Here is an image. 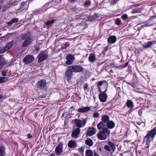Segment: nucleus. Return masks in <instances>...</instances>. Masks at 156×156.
Instances as JSON below:
<instances>
[{"label": "nucleus", "mask_w": 156, "mask_h": 156, "mask_svg": "<svg viewBox=\"0 0 156 156\" xmlns=\"http://www.w3.org/2000/svg\"><path fill=\"white\" fill-rule=\"evenodd\" d=\"M141 11V9L139 8H136L133 9L132 13L133 14L138 13L140 12Z\"/></svg>", "instance_id": "obj_31"}, {"label": "nucleus", "mask_w": 156, "mask_h": 156, "mask_svg": "<svg viewBox=\"0 0 156 156\" xmlns=\"http://www.w3.org/2000/svg\"><path fill=\"white\" fill-rule=\"evenodd\" d=\"M94 156H99V154L96 153H95L94 154Z\"/></svg>", "instance_id": "obj_54"}, {"label": "nucleus", "mask_w": 156, "mask_h": 156, "mask_svg": "<svg viewBox=\"0 0 156 156\" xmlns=\"http://www.w3.org/2000/svg\"><path fill=\"white\" fill-rule=\"evenodd\" d=\"M55 22V20L54 19H52L51 21H48L46 23V25H49L50 24H53Z\"/></svg>", "instance_id": "obj_35"}, {"label": "nucleus", "mask_w": 156, "mask_h": 156, "mask_svg": "<svg viewBox=\"0 0 156 156\" xmlns=\"http://www.w3.org/2000/svg\"><path fill=\"white\" fill-rule=\"evenodd\" d=\"M2 75L3 76H6L5 74V73H4V72H2Z\"/></svg>", "instance_id": "obj_55"}, {"label": "nucleus", "mask_w": 156, "mask_h": 156, "mask_svg": "<svg viewBox=\"0 0 156 156\" xmlns=\"http://www.w3.org/2000/svg\"><path fill=\"white\" fill-rule=\"evenodd\" d=\"M27 137L28 139H30L32 137V136L30 134H28L27 135Z\"/></svg>", "instance_id": "obj_49"}, {"label": "nucleus", "mask_w": 156, "mask_h": 156, "mask_svg": "<svg viewBox=\"0 0 156 156\" xmlns=\"http://www.w3.org/2000/svg\"><path fill=\"white\" fill-rule=\"evenodd\" d=\"M66 63L68 65H70L73 61L74 60L75 57L71 54L68 55L66 57Z\"/></svg>", "instance_id": "obj_10"}, {"label": "nucleus", "mask_w": 156, "mask_h": 156, "mask_svg": "<svg viewBox=\"0 0 156 156\" xmlns=\"http://www.w3.org/2000/svg\"><path fill=\"white\" fill-rule=\"evenodd\" d=\"M86 156H93V152L90 150H87L86 152Z\"/></svg>", "instance_id": "obj_28"}, {"label": "nucleus", "mask_w": 156, "mask_h": 156, "mask_svg": "<svg viewBox=\"0 0 156 156\" xmlns=\"http://www.w3.org/2000/svg\"><path fill=\"white\" fill-rule=\"evenodd\" d=\"M99 91L100 92H101V90L100 89L99 90Z\"/></svg>", "instance_id": "obj_62"}, {"label": "nucleus", "mask_w": 156, "mask_h": 156, "mask_svg": "<svg viewBox=\"0 0 156 156\" xmlns=\"http://www.w3.org/2000/svg\"><path fill=\"white\" fill-rule=\"evenodd\" d=\"M110 72H111V73H113V71L112 70H110Z\"/></svg>", "instance_id": "obj_60"}, {"label": "nucleus", "mask_w": 156, "mask_h": 156, "mask_svg": "<svg viewBox=\"0 0 156 156\" xmlns=\"http://www.w3.org/2000/svg\"><path fill=\"white\" fill-rule=\"evenodd\" d=\"M127 106L129 108L131 109L134 107V104L133 101L131 100H128L126 102Z\"/></svg>", "instance_id": "obj_22"}, {"label": "nucleus", "mask_w": 156, "mask_h": 156, "mask_svg": "<svg viewBox=\"0 0 156 156\" xmlns=\"http://www.w3.org/2000/svg\"><path fill=\"white\" fill-rule=\"evenodd\" d=\"M72 69L70 68V66L69 68V69L66 71L65 73V76L66 77L67 80H68L70 79L72 75L73 72Z\"/></svg>", "instance_id": "obj_14"}, {"label": "nucleus", "mask_w": 156, "mask_h": 156, "mask_svg": "<svg viewBox=\"0 0 156 156\" xmlns=\"http://www.w3.org/2000/svg\"><path fill=\"white\" fill-rule=\"evenodd\" d=\"M31 38H32L30 37V34L29 33L23 34L21 37V39L23 40H26Z\"/></svg>", "instance_id": "obj_23"}, {"label": "nucleus", "mask_w": 156, "mask_h": 156, "mask_svg": "<svg viewBox=\"0 0 156 156\" xmlns=\"http://www.w3.org/2000/svg\"><path fill=\"white\" fill-rule=\"evenodd\" d=\"M115 68L119 69H123V67L122 66H116Z\"/></svg>", "instance_id": "obj_47"}, {"label": "nucleus", "mask_w": 156, "mask_h": 156, "mask_svg": "<svg viewBox=\"0 0 156 156\" xmlns=\"http://www.w3.org/2000/svg\"><path fill=\"white\" fill-rule=\"evenodd\" d=\"M34 60L33 56L30 55H26L23 58V61L25 63V64H28L31 63Z\"/></svg>", "instance_id": "obj_6"}, {"label": "nucleus", "mask_w": 156, "mask_h": 156, "mask_svg": "<svg viewBox=\"0 0 156 156\" xmlns=\"http://www.w3.org/2000/svg\"><path fill=\"white\" fill-rule=\"evenodd\" d=\"M91 4V2L90 1H87L85 2L84 4L85 6H89Z\"/></svg>", "instance_id": "obj_37"}, {"label": "nucleus", "mask_w": 156, "mask_h": 156, "mask_svg": "<svg viewBox=\"0 0 156 156\" xmlns=\"http://www.w3.org/2000/svg\"><path fill=\"white\" fill-rule=\"evenodd\" d=\"M77 146L76 142L74 140H70L68 144V146L69 148H74L76 147Z\"/></svg>", "instance_id": "obj_15"}, {"label": "nucleus", "mask_w": 156, "mask_h": 156, "mask_svg": "<svg viewBox=\"0 0 156 156\" xmlns=\"http://www.w3.org/2000/svg\"><path fill=\"white\" fill-rule=\"evenodd\" d=\"M121 21L119 19H118L116 21V24L117 25H121Z\"/></svg>", "instance_id": "obj_41"}, {"label": "nucleus", "mask_w": 156, "mask_h": 156, "mask_svg": "<svg viewBox=\"0 0 156 156\" xmlns=\"http://www.w3.org/2000/svg\"><path fill=\"white\" fill-rule=\"evenodd\" d=\"M63 144L60 142L55 148V153L57 155H60L62 152Z\"/></svg>", "instance_id": "obj_7"}, {"label": "nucleus", "mask_w": 156, "mask_h": 156, "mask_svg": "<svg viewBox=\"0 0 156 156\" xmlns=\"http://www.w3.org/2000/svg\"><path fill=\"white\" fill-rule=\"evenodd\" d=\"M156 156V154H153L152 156Z\"/></svg>", "instance_id": "obj_61"}, {"label": "nucleus", "mask_w": 156, "mask_h": 156, "mask_svg": "<svg viewBox=\"0 0 156 156\" xmlns=\"http://www.w3.org/2000/svg\"><path fill=\"white\" fill-rule=\"evenodd\" d=\"M89 60L90 62L93 63L95 62L97 59L96 55L94 53H92L90 54L89 57Z\"/></svg>", "instance_id": "obj_16"}, {"label": "nucleus", "mask_w": 156, "mask_h": 156, "mask_svg": "<svg viewBox=\"0 0 156 156\" xmlns=\"http://www.w3.org/2000/svg\"><path fill=\"white\" fill-rule=\"evenodd\" d=\"M96 129L94 127L89 128L88 129V130L87 133V136H91L94 135L96 132Z\"/></svg>", "instance_id": "obj_13"}, {"label": "nucleus", "mask_w": 156, "mask_h": 156, "mask_svg": "<svg viewBox=\"0 0 156 156\" xmlns=\"http://www.w3.org/2000/svg\"><path fill=\"white\" fill-rule=\"evenodd\" d=\"M96 15H93L90 16L88 19V21L92 22L97 19Z\"/></svg>", "instance_id": "obj_29"}, {"label": "nucleus", "mask_w": 156, "mask_h": 156, "mask_svg": "<svg viewBox=\"0 0 156 156\" xmlns=\"http://www.w3.org/2000/svg\"><path fill=\"white\" fill-rule=\"evenodd\" d=\"M32 41V38L25 40L22 44V47H25L30 44Z\"/></svg>", "instance_id": "obj_19"}, {"label": "nucleus", "mask_w": 156, "mask_h": 156, "mask_svg": "<svg viewBox=\"0 0 156 156\" xmlns=\"http://www.w3.org/2000/svg\"><path fill=\"white\" fill-rule=\"evenodd\" d=\"M137 124H138L140 125V124H139V122H138Z\"/></svg>", "instance_id": "obj_64"}, {"label": "nucleus", "mask_w": 156, "mask_h": 156, "mask_svg": "<svg viewBox=\"0 0 156 156\" xmlns=\"http://www.w3.org/2000/svg\"><path fill=\"white\" fill-rule=\"evenodd\" d=\"M93 141L90 139H88L86 140V144L89 146H91L93 145Z\"/></svg>", "instance_id": "obj_26"}, {"label": "nucleus", "mask_w": 156, "mask_h": 156, "mask_svg": "<svg viewBox=\"0 0 156 156\" xmlns=\"http://www.w3.org/2000/svg\"><path fill=\"white\" fill-rule=\"evenodd\" d=\"M90 109V108L89 107H84L82 108H80L78 110V112H80L83 113L87 112Z\"/></svg>", "instance_id": "obj_20"}, {"label": "nucleus", "mask_w": 156, "mask_h": 156, "mask_svg": "<svg viewBox=\"0 0 156 156\" xmlns=\"http://www.w3.org/2000/svg\"><path fill=\"white\" fill-rule=\"evenodd\" d=\"M147 24H144V25H141V28H144V27H147Z\"/></svg>", "instance_id": "obj_51"}, {"label": "nucleus", "mask_w": 156, "mask_h": 156, "mask_svg": "<svg viewBox=\"0 0 156 156\" xmlns=\"http://www.w3.org/2000/svg\"><path fill=\"white\" fill-rule=\"evenodd\" d=\"M12 23H12V20H11L9 22L7 23V24L8 25L11 26Z\"/></svg>", "instance_id": "obj_50"}, {"label": "nucleus", "mask_w": 156, "mask_h": 156, "mask_svg": "<svg viewBox=\"0 0 156 156\" xmlns=\"http://www.w3.org/2000/svg\"><path fill=\"white\" fill-rule=\"evenodd\" d=\"M5 78L3 77H0V83H2L5 81Z\"/></svg>", "instance_id": "obj_39"}, {"label": "nucleus", "mask_w": 156, "mask_h": 156, "mask_svg": "<svg viewBox=\"0 0 156 156\" xmlns=\"http://www.w3.org/2000/svg\"><path fill=\"white\" fill-rule=\"evenodd\" d=\"M3 97V95H0V99L2 98Z\"/></svg>", "instance_id": "obj_57"}, {"label": "nucleus", "mask_w": 156, "mask_h": 156, "mask_svg": "<svg viewBox=\"0 0 156 156\" xmlns=\"http://www.w3.org/2000/svg\"><path fill=\"white\" fill-rule=\"evenodd\" d=\"M46 82L44 80H42L39 81L37 84V87L39 89H43L45 86Z\"/></svg>", "instance_id": "obj_11"}, {"label": "nucleus", "mask_w": 156, "mask_h": 156, "mask_svg": "<svg viewBox=\"0 0 156 156\" xmlns=\"http://www.w3.org/2000/svg\"><path fill=\"white\" fill-rule=\"evenodd\" d=\"M99 115L100 114L98 112H95L93 114V116L95 118H98Z\"/></svg>", "instance_id": "obj_38"}, {"label": "nucleus", "mask_w": 156, "mask_h": 156, "mask_svg": "<svg viewBox=\"0 0 156 156\" xmlns=\"http://www.w3.org/2000/svg\"><path fill=\"white\" fill-rule=\"evenodd\" d=\"M69 44L68 43L66 42L64 44L62 45L61 48L62 49H65L67 47L69 46Z\"/></svg>", "instance_id": "obj_33"}, {"label": "nucleus", "mask_w": 156, "mask_h": 156, "mask_svg": "<svg viewBox=\"0 0 156 156\" xmlns=\"http://www.w3.org/2000/svg\"><path fill=\"white\" fill-rule=\"evenodd\" d=\"M96 15V17H97V18H99L100 17V16L99 14H95L94 15Z\"/></svg>", "instance_id": "obj_52"}, {"label": "nucleus", "mask_w": 156, "mask_h": 156, "mask_svg": "<svg viewBox=\"0 0 156 156\" xmlns=\"http://www.w3.org/2000/svg\"><path fill=\"white\" fill-rule=\"evenodd\" d=\"M13 43L10 42L7 44L4 48V51L7 50L9 49L12 46Z\"/></svg>", "instance_id": "obj_27"}, {"label": "nucleus", "mask_w": 156, "mask_h": 156, "mask_svg": "<svg viewBox=\"0 0 156 156\" xmlns=\"http://www.w3.org/2000/svg\"><path fill=\"white\" fill-rule=\"evenodd\" d=\"M80 129L79 128H77L72 132L71 133L72 136L75 138H77L80 133Z\"/></svg>", "instance_id": "obj_12"}, {"label": "nucleus", "mask_w": 156, "mask_h": 156, "mask_svg": "<svg viewBox=\"0 0 156 156\" xmlns=\"http://www.w3.org/2000/svg\"><path fill=\"white\" fill-rule=\"evenodd\" d=\"M129 64L128 62L126 63L123 66H122L123 69L126 67Z\"/></svg>", "instance_id": "obj_48"}, {"label": "nucleus", "mask_w": 156, "mask_h": 156, "mask_svg": "<svg viewBox=\"0 0 156 156\" xmlns=\"http://www.w3.org/2000/svg\"><path fill=\"white\" fill-rule=\"evenodd\" d=\"M152 44V43L151 41H149L147 44L144 45V47L145 48H148L150 47Z\"/></svg>", "instance_id": "obj_32"}, {"label": "nucleus", "mask_w": 156, "mask_h": 156, "mask_svg": "<svg viewBox=\"0 0 156 156\" xmlns=\"http://www.w3.org/2000/svg\"><path fill=\"white\" fill-rule=\"evenodd\" d=\"M88 118L83 119L81 120L79 119H75L73 120L75 126L79 129L85 126L87 123Z\"/></svg>", "instance_id": "obj_3"}, {"label": "nucleus", "mask_w": 156, "mask_h": 156, "mask_svg": "<svg viewBox=\"0 0 156 156\" xmlns=\"http://www.w3.org/2000/svg\"><path fill=\"white\" fill-rule=\"evenodd\" d=\"M39 50V49L38 48H36V51H38Z\"/></svg>", "instance_id": "obj_58"}, {"label": "nucleus", "mask_w": 156, "mask_h": 156, "mask_svg": "<svg viewBox=\"0 0 156 156\" xmlns=\"http://www.w3.org/2000/svg\"><path fill=\"white\" fill-rule=\"evenodd\" d=\"M79 151L81 153H83L84 150V147H81L79 149Z\"/></svg>", "instance_id": "obj_42"}, {"label": "nucleus", "mask_w": 156, "mask_h": 156, "mask_svg": "<svg viewBox=\"0 0 156 156\" xmlns=\"http://www.w3.org/2000/svg\"><path fill=\"white\" fill-rule=\"evenodd\" d=\"M25 4V3L24 2H22L21 3V5H17V6H16H16H18V7H19L20 8H18V9H17V8H15L17 10H18L20 9H21L23 7V5H24Z\"/></svg>", "instance_id": "obj_34"}, {"label": "nucleus", "mask_w": 156, "mask_h": 156, "mask_svg": "<svg viewBox=\"0 0 156 156\" xmlns=\"http://www.w3.org/2000/svg\"><path fill=\"white\" fill-rule=\"evenodd\" d=\"M12 34V33H9V34H8V35H11Z\"/></svg>", "instance_id": "obj_59"}, {"label": "nucleus", "mask_w": 156, "mask_h": 156, "mask_svg": "<svg viewBox=\"0 0 156 156\" xmlns=\"http://www.w3.org/2000/svg\"><path fill=\"white\" fill-rule=\"evenodd\" d=\"M108 145H105L104 148L105 150L108 152H110L111 150L113 152H114L116 150L115 145L112 142L108 141Z\"/></svg>", "instance_id": "obj_4"}, {"label": "nucleus", "mask_w": 156, "mask_h": 156, "mask_svg": "<svg viewBox=\"0 0 156 156\" xmlns=\"http://www.w3.org/2000/svg\"><path fill=\"white\" fill-rule=\"evenodd\" d=\"M12 20V23H14L17 22L18 21V20L17 18H13L12 19V20Z\"/></svg>", "instance_id": "obj_43"}, {"label": "nucleus", "mask_w": 156, "mask_h": 156, "mask_svg": "<svg viewBox=\"0 0 156 156\" xmlns=\"http://www.w3.org/2000/svg\"><path fill=\"white\" fill-rule=\"evenodd\" d=\"M2 57V55H0V58H1Z\"/></svg>", "instance_id": "obj_63"}, {"label": "nucleus", "mask_w": 156, "mask_h": 156, "mask_svg": "<svg viewBox=\"0 0 156 156\" xmlns=\"http://www.w3.org/2000/svg\"><path fill=\"white\" fill-rule=\"evenodd\" d=\"M156 134V129L154 128L150 131L147 132V135L144 138V140L146 141V144L145 146L146 149L148 148L149 147V143L151 140H152Z\"/></svg>", "instance_id": "obj_2"}, {"label": "nucleus", "mask_w": 156, "mask_h": 156, "mask_svg": "<svg viewBox=\"0 0 156 156\" xmlns=\"http://www.w3.org/2000/svg\"><path fill=\"white\" fill-rule=\"evenodd\" d=\"M110 133V130L107 127H105L98 132L97 136L99 140H106L109 137Z\"/></svg>", "instance_id": "obj_1"}, {"label": "nucleus", "mask_w": 156, "mask_h": 156, "mask_svg": "<svg viewBox=\"0 0 156 156\" xmlns=\"http://www.w3.org/2000/svg\"><path fill=\"white\" fill-rule=\"evenodd\" d=\"M103 82H102V81H100L98 82V86H102L103 84Z\"/></svg>", "instance_id": "obj_46"}, {"label": "nucleus", "mask_w": 156, "mask_h": 156, "mask_svg": "<svg viewBox=\"0 0 156 156\" xmlns=\"http://www.w3.org/2000/svg\"><path fill=\"white\" fill-rule=\"evenodd\" d=\"M80 17H77V15L76 16V20H79L80 19Z\"/></svg>", "instance_id": "obj_53"}, {"label": "nucleus", "mask_w": 156, "mask_h": 156, "mask_svg": "<svg viewBox=\"0 0 156 156\" xmlns=\"http://www.w3.org/2000/svg\"><path fill=\"white\" fill-rule=\"evenodd\" d=\"M88 84L87 83H85L84 86V89L86 90H87L88 89Z\"/></svg>", "instance_id": "obj_45"}, {"label": "nucleus", "mask_w": 156, "mask_h": 156, "mask_svg": "<svg viewBox=\"0 0 156 156\" xmlns=\"http://www.w3.org/2000/svg\"><path fill=\"white\" fill-rule=\"evenodd\" d=\"M106 90L104 92H101L99 96V98L100 101L101 102H105L107 98V95L106 94Z\"/></svg>", "instance_id": "obj_8"}, {"label": "nucleus", "mask_w": 156, "mask_h": 156, "mask_svg": "<svg viewBox=\"0 0 156 156\" xmlns=\"http://www.w3.org/2000/svg\"><path fill=\"white\" fill-rule=\"evenodd\" d=\"M71 68L74 72L79 73L82 72L83 70V68L80 66L76 65L75 66H70Z\"/></svg>", "instance_id": "obj_9"}, {"label": "nucleus", "mask_w": 156, "mask_h": 156, "mask_svg": "<svg viewBox=\"0 0 156 156\" xmlns=\"http://www.w3.org/2000/svg\"><path fill=\"white\" fill-rule=\"evenodd\" d=\"M128 17V15L126 14H125L121 16L122 19L124 20H126Z\"/></svg>", "instance_id": "obj_36"}, {"label": "nucleus", "mask_w": 156, "mask_h": 156, "mask_svg": "<svg viewBox=\"0 0 156 156\" xmlns=\"http://www.w3.org/2000/svg\"><path fill=\"white\" fill-rule=\"evenodd\" d=\"M119 0H113L111 2V5H114Z\"/></svg>", "instance_id": "obj_40"}, {"label": "nucleus", "mask_w": 156, "mask_h": 156, "mask_svg": "<svg viewBox=\"0 0 156 156\" xmlns=\"http://www.w3.org/2000/svg\"><path fill=\"white\" fill-rule=\"evenodd\" d=\"M107 128L110 129H112L115 126V123L112 120H110L106 124Z\"/></svg>", "instance_id": "obj_17"}, {"label": "nucleus", "mask_w": 156, "mask_h": 156, "mask_svg": "<svg viewBox=\"0 0 156 156\" xmlns=\"http://www.w3.org/2000/svg\"><path fill=\"white\" fill-rule=\"evenodd\" d=\"M49 156H55V155L54 154L51 153L50 154Z\"/></svg>", "instance_id": "obj_56"}, {"label": "nucleus", "mask_w": 156, "mask_h": 156, "mask_svg": "<svg viewBox=\"0 0 156 156\" xmlns=\"http://www.w3.org/2000/svg\"><path fill=\"white\" fill-rule=\"evenodd\" d=\"M6 62V61L5 60L4 58H1L0 59V64L1 66L5 64Z\"/></svg>", "instance_id": "obj_30"}, {"label": "nucleus", "mask_w": 156, "mask_h": 156, "mask_svg": "<svg viewBox=\"0 0 156 156\" xmlns=\"http://www.w3.org/2000/svg\"><path fill=\"white\" fill-rule=\"evenodd\" d=\"M109 119V117L108 115H104L102 116L101 120L102 122L107 124L110 121Z\"/></svg>", "instance_id": "obj_21"}, {"label": "nucleus", "mask_w": 156, "mask_h": 156, "mask_svg": "<svg viewBox=\"0 0 156 156\" xmlns=\"http://www.w3.org/2000/svg\"><path fill=\"white\" fill-rule=\"evenodd\" d=\"M5 147L3 146L0 147V156H4L5 153Z\"/></svg>", "instance_id": "obj_25"}, {"label": "nucleus", "mask_w": 156, "mask_h": 156, "mask_svg": "<svg viewBox=\"0 0 156 156\" xmlns=\"http://www.w3.org/2000/svg\"><path fill=\"white\" fill-rule=\"evenodd\" d=\"M48 57V51H44L41 52L37 57V58H38V62H40L43 61Z\"/></svg>", "instance_id": "obj_5"}, {"label": "nucleus", "mask_w": 156, "mask_h": 156, "mask_svg": "<svg viewBox=\"0 0 156 156\" xmlns=\"http://www.w3.org/2000/svg\"><path fill=\"white\" fill-rule=\"evenodd\" d=\"M86 16V15L85 14V13H83L82 14L77 15V17H80V18H81L85 16Z\"/></svg>", "instance_id": "obj_44"}, {"label": "nucleus", "mask_w": 156, "mask_h": 156, "mask_svg": "<svg viewBox=\"0 0 156 156\" xmlns=\"http://www.w3.org/2000/svg\"><path fill=\"white\" fill-rule=\"evenodd\" d=\"M116 37L115 36H111L108 37V41L109 43L112 44L114 43L116 41Z\"/></svg>", "instance_id": "obj_18"}, {"label": "nucleus", "mask_w": 156, "mask_h": 156, "mask_svg": "<svg viewBox=\"0 0 156 156\" xmlns=\"http://www.w3.org/2000/svg\"><path fill=\"white\" fill-rule=\"evenodd\" d=\"M105 123L101 121L100 122L98 125H97V127L98 129L99 130H101V129H102L103 128H105Z\"/></svg>", "instance_id": "obj_24"}]
</instances>
